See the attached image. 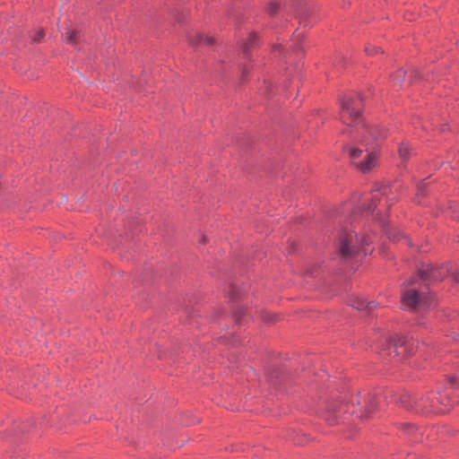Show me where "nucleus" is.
Here are the masks:
<instances>
[{
  "label": "nucleus",
  "mask_w": 459,
  "mask_h": 459,
  "mask_svg": "<svg viewBox=\"0 0 459 459\" xmlns=\"http://www.w3.org/2000/svg\"><path fill=\"white\" fill-rule=\"evenodd\" d=\"M362 100L359 95L347 96L341 103L340 121L347 127L344 133L366 146L373 145L384 139L386 130L377 126L366 124L362 117Z\"/></svg>",
  "instance_id": "1"
},
{
  "label": "nucleus",
  "mask_w": 459,
  "mask_h": 459,
  "mask_svg": "<svg viewBox=\"0 0 459 459\" xmlns=\"http://www.w3.org/2000/svg\"><path fill=\"white\" fill-rule=\"evenodd\" d=\"M448 397H440L437 398L432 394L422 395L420 397H417L411 394H404L400 400L402 405L414 412H437V413H444L446 411L445 409L438 407V404L441 405H448Z\"/></svg>",
  "instance_id": "2"
},
{
  "label": "nucleus",
  "mask_w": 459,
  "mask_h": 459,
  "mask_svg": "<svg viewBox=\"0 0 459 459\" xmlns=\"http://www.w3.org/2000/svg\"><path fill=\"white\" fill-rule=\"evenodd\" d=\"M371 243L368 237H359L353 232H342L339 238V252L343 257L349 258L354 256L361 251L363 255H367L365 246Z\"/></svg>",
  "instance_id": "3"
},
{
  "label": "nucleus",
  "mask_w": 459,
  "mask_h": 459,
  "mask_svg": "<svg viewBox=\"0 0 459 459\" xmlns=\"http://www.w3.org/2000/svg\"><path fill=\"white\" fill-rule=\"evenodd\" d=\"M403 305L409 308L431 305L430 298L424 295L423 291L419 292L415 289L405 290L402 293Z\"/></svg>",
  "instance_id": "4"
},
{
  "label": "nucleus",
  "mask_w": 459,
  "mask_h": 459,
  "mask_svg": "<svg viewBox=\"0 0 459 459\" xmlns=\"http://www.w3.org/2000/svg\"><path fill=\"white\" fill-rule=\"evenodd\" d=\"M365 152L367 154L364 160L356 164L357 168L363 173H367L375 168L378 160V156L374 147H372V150L367 148Z\"/></svg>",
  "instance_id": "5"
},
{
  "label": "nucleus",
  "mask_w": 459,
  "mask_h": 459,
  "mask_svg": "<svg viewBox=\"0 0 459 459\" xmlns=\"http://www.w3.org/2000/svg\"><path fill=\"white\" fill-rule=\"evenodd\" d=\"M390 192V187L387 186H383L379 189H376L372 192L371 201L368 206L364 207V210L367 212H373L377 206V203L380 201L382 196H387ZM386 203L390 206L393 204V199L386 197Z\"/></svg>",
  "instance_id": "6"
},
{
  "label": "nucleus",
  "mask_w": 459,
  "mask_h": 459,
  "mask_svg": "<svg viewBox=\"0 0 459 459\" xmlns=\"http://www.w3.org/2000/svg\"><path fill=\"white\" fill-rule=\"evenodd\" d=\"M384 397L381 394H368L365 398V411L363 413L364 418H368L375 409L380 407Z\"/></svg>",
  "instance_id": "7"
},
{
  "label": "nucleus",
  "mask_w": 459,
  "mask_h": 459,
  "mask_svg": "<svg viewBox=\"0 0 459 459\" xmlns=\"http://www.w3.org/2000/svg\"><path fill=\"white\" fill-rule=\"evenodd\" d=\"M349 304L358 310L368 309L371 311L377 307L375 301L368 302L366 299L357 296L351 297L350 299Z\"/></svg>",
  "instance_id": "8"
},
{
  "label": "nucleus",
  "mask_w": 459,
  "mask_h": 459,
  "mask_svg": "<svg viewBox=\"0 0 459 459\" xmlns=\"http://www.w3.org/2000/svg\"><path fill=\"white\" fill-rule=\"evenodd\" d=\"M437 268L429 266L427 269L420 270L419 272V277L421 279H433L434 281H439L443 278V274L437 273Z\"/></svg>",
  "instance_id": "9"
},
{
  "label": "nucleus",
  "mask_w": 459,
  "mask_h": 459,
  "mask_svg": "<svg viewBox=\"0 0 459 459\" xmlns=\"http://www.w3.org/2000/svg\"><path fill=\"white\" fill-rule=\"evenodd\" d=\"M406 72L401 68L395 72L394 75H392L393 87L394 89H401L403 87V80L405 78Z\"/></svg>",
  "instance_id": "10"
},
{
  "label": "nucleus",
  "mask_w": 459,
  "mask_h": 459,
  "mask_svg": "<svg viewBox=\"0 0 459 459\" xmlns=\"http://www.w3.org/2000/svg\"><path fill=\"white\" fill-rule=\"evenodd\" d=\"M81 31L74 29H67L65 39L69 44H76L80 39Z\"/></svg>",
  "instance_id": "11"
},
{
  "label": "nucleus",
  "mask_w": 459,
  "mask_h": 459,
  "mask_svg": "<svg viewBox=\"0 0 459 459\" xmlns=\"http://www.w3.org/2000/svg\"><path fill=\"white\" fill-rule=\"evenodd\" d=\"M346 150L352 160L359 158L363 152L362 149L352 145L347 146Z\"/></svg>",
  "instance_id": "12"
},
{
  "label": "nucleus",
  "mask_w": 459,
  "mask_h": 459,
  "mask_svg": "<svg viewBox=\"0 0 459 459\" xmlns=\"http://www.w3.org/2000/svg\"><path fill=\"white\" fill-rule=\"evenodd\" d=\"M399 155L403 160H406L411 152V149L408 143H402L398 149Z\"/></svg>",
  "instance_id": "13"
},
{
  "label": "nucleus",
  "mask_w": 459,
  "mask_h": 459,
  "mask_svg": "<svg viewBox=\"0 0 459 459\" xmlns=\"http://www.w3.org/2000/svg\"><path fill=\"white\" fill-rule=\"evenodd\" d=\"M204 35L198 32H194L188 36V41L192 45H198L203 42Z\"/></svg>",
  "instance_id": "14"
},
{
  "label": "nucleus",
  "mask_w": 459,
  "mask_h": 459,
  "mask_svg": "<svg viewBox=\"0 0 459 459\" xmlns=\"http://www.w3.org/2000/svg\"><path fill=\"white\" fill-rule=\"evenodd\" d=\"M365 51L366 53L368 55V56H372V55H376V54H378V53H382V49L378 47H373V46H368L366 47L365 48Z\"/></svg>",
  "instance_id": "15"
},
{
  "label": "nucleus",
  "mask_w": 459,
  "mask_h": 459,
  "mask_svg": "<svg viewBox=\"0 0 459 459\" xmlns=\"http://www.w3.org/2000/svg\"><path fill=\"white\" fill-rule=\"evenodd\" d=\"M256 36L255 34H251L248 38V41L247 42H245L242 46L243 49L246 51L249 46H251L253 44V42L255 41Z\"/></svg>",
  "instance_id": "16"
},
{
  "label": "nucleus",
  "mask_w": 459,
  "mask_h": 459,
  "mask_svg": "<svg viewBox=\"0 0 459 459\" xmlns=\"http://www.w3.org/2000/svg\"><path fill=\"white\" fill-rule=\"evenodd\" d=\"M403 429L409 433H413L416 430V427L411 425V423H405L403 425Z\"/></svg>",
  "instance_id": "17"
},
{
  "label": "nucleus",
  "mask_w": 459,
  "mask_h": 459,
  "mask_svg": "<svg viewBox=\"0 0 459 459\" xmlns=\"http://www.w3.org/2000/svg\"><path fill=\"white\" fill-rule=\"evenodd\" d=\"M44 36V32L42 30H39L36 31L34 37L32 38V40L33 41H39L42 37Z\"/></svg>",
  "instance_id": "18"
},
{
  "label": "nucleus",
  "mask_w": 459,
  "mask_h": 459,
  "mask_svg": "<svg viewBox=\"0 0 459 459\" xmlns=\"http://www.w3.org/2000/svg\"><path fill=\"white\" fill-rule=\"evenodd\" d=\"M342 409H341V406H339L337 408V406H335L334 404H331L329 405L328 409H327V411L329 414H332V413H334V412H337V411H341Z\"/></svg>",
  "instance_id": "19"
},
{
  "label": "nucleus",
  "mask_w": 459,
  "mask_h": 459,
  "mask_svg": "<svg viewBox=\"0 0 459 459\" xmlns=\"http://www.w3.org/2000/svg\"><path fill=\"white\" fill-rule=\"evenodd\" d=\"M214 39L211 36H204V39H203V43L206 44V45H212L214 43Z\"/></svg>",
  "instance_id": "20"
},
{
  "label": "nucleus",
  "mask_w": 459,
  "mask_h": 459,
  "mask_svg": "<svg viewBox=\"0 0 459 459\" xmlns=\"http://www.w3.org/2000/svg\"><path fill=\"white\" fill-rule=\"evenodd\" d=\"M278 9V4L277 3H272L270 5H269V12L270 13H276Z\"/></svg>",
  "instance_id": "21"
},
{
  "label": "nucleus",
  "mask_w": 459,
  "mask_h": 459,
  "mask_svg": "<svg viewBox=\"0 0 459 459\" xmlns=\"http://www.w3.org/2000/svg\"><path fill=\"white\" fill-rule=\"evenodd\" d=\"M387 235L389 238H392L394 240H398L399 238L396 237V234L393 232V230H388Z\"/></svg>",
  "instance_id": "22"
},
{
  "label": "nucleus",
  "mask_w": 459,
  "mask_h": 459,
  "mask_svg": "<svg viewBox=\"0 0 459 459\" xmlns=\"http://www.w3.org/2000/svg\"><path fill=\"white\" fill-rule=\"evenodd\" d=\"M425 186L424 183H421L419 186H418V192L419 193H421L422 189H423V186Z\"/></svg>",
  "instance_id": "23"
},
{
  "label": "nucleus",
  "mask_w": 459,
  "mask_h": 459,
  "mask_svg": "<svg viewBox=\"0 0 459 459\" xmlns=\"http://www.w3.org/2000/svg\"><path fill=\"white\" fill-rule=\"evenodd\" d=\"M327 420L330 421L331 424H333L336 422L335 419H333H333L328 418Z\"/></svg>",
  "instance_id": "24"
},
{
  "label": "nucleus",
  "mask_w": 459,
  "mask_h": 459,
  "mask_svg": "<svg viewBox=\"0 0 459 459\" xmlns=\"http://www.w3.org/2000/svg\"><path fill=\"white\" fill-rule=\"evenodd\" d=\"M402 348H403V345H401V346H399V347H396V346H395L394 351H395L396 353H398L399 351H398L397 350H398V349H402Z\"/></svg>",
  "instance_id": "25"
},
{
  "label": "nucleus",
  "mask_w": 459,
  "mask_h": 459,
  "mask_svg": "<svg viewBox=\"0 0 459 459\" xmlns=\"http://www.w3.org/2000/svg\"><path fill=\"white\" fill-rule=\"evenodd\" d=\"M205 241H206L205 237L203 236L200 239V242L204 243Z\"/></svg>",
  "instance_id": "26"
},
{
  "label": "nucleus",
  "mask_w": 459,
  "mask_h": 459,
  "mask_svg": "<svg viewBox=\"0 0 459 459\" xmlns=\"http://www.w3.org/2000/svg\"><path fill=\"white\" fill-rule=\"evenodd\" d=\"M413 282H414V278H413V279H411V280H409L407 283H408L409 285H411V284H412Z\"/></svg>",
  "instance_id": "27"
},
{
  "label": "nucleus",
  "mask_w": 459,
  "mask_h": 459,
  "mask_svg": "<svg viewBox=\"0 0 459 459\" xmlns=\"http://www.w3.org/2000/svg\"><path fill=\"white\" fill-rule=\"evenodd\" d=\"M453 338H454L455 341H458L459 334L455 335Z\"/></svg>",
  "instance_id": "28"
},
{
  "label": "nucleus",
  "mask_w": 459,
  "mask_h": 459,
  "mask_svg": "<svg viewBox=\"0 0 459 459\" xmlns=\"http://www.w3.org/2000/svg\"><path fill=\"white\" fill-rule=\"evenodd\" d=\"M235 297H236L235 290H232L231 298H235Z\"/></svg>",
  "instance_id": "29"
},
{
  "label": "nucleus",
  "mask_w": 459,
  "mask_h": 459,
  "mask_svg": "<svg viewBox=\"0 0 459 459\" xmlns=\"http://www.w3.org/2000/svg\"><path fill=\"white\" fill-rule=\"evenodd\" d=\"M455 378H451V385H455Z\"/></svg>",
  "instance_id": "30"
}]
</instances>
